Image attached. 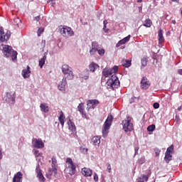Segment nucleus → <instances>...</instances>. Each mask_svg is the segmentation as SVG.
Segmentation results:
<instances>
[{"label": "nucleus", "instance_id": "nucleus-1", "mask_svg": "<svg viewBox=\"0 0 182 182\" xmlns=\"http://www.w3.org/2000/svg\"><path fill=\"white\" fill-rule=\"evenodd\" d=\"M2 51L6 58H11L12 60H15L18 56V53L14 50L11 46H4Z\"/></svg>", "mask_w": 182, "mask_h": 182}, {"label": "nucleus", "instance_id": "nucleus-2", "mask_svg": "<svg viewBox=\"0 0 182 182\" xmlns=\"http://www.w3.org/2000/svg\"><path fill=\"white\" fill-rule=\"evenodd\" d=\"M133 118L132 117H127L126 119L123 120L122 122V130L127 133L128 132H132L134 127H133V122H132Z\"/></svg>", "mask_w": 182, "mask_h": 182}, {"label": "nucleus", "instance_id": "nucleus-3", "mask_svg": "<svg viewBox=\"0 0 182 182\" xmlns=\"http://www.w3.org/2000/svg\"><path fill=\"white\" fill-rule=\"evenodd\" d=\"M106 85L109 89H117L120 86V81L116 75H112L107 80Z\"/></svg>", "mask_w": 182, "mask_h": 182}, {"label": "nucleus", "instance_id": "nucleus-4", "mask_svg": "<svg viewBox=\"0 0 182 182\" xmlns=\"http://www.w3.org/2000/svg\"><path fill=\"white\" fill-rule=\"evenodd\" d=\"M113 122V116L109 115L104 123L102 127V136L103 137H107V134H109V130H110V126H112V123Z\"/></svg>", "mask_w": 182, "mask_h": 182}, {"label": "nucleus", "instance_id": "nucleus-5", "mask_svg": "<svg viewBox=\"0 0 182 182\" xmlns=\"http://www.w3.org/2000/svg\"><path fill=\"white\" fill-rule=\"evenodd\" d=\"M66 171H68L70 176H73L76 173V165L73 163V161L70 158H67L66 159Z\"/></svg>", "mask_w": 182, "mask_h": 182}, {"label": "nucleus", "instance_id": "nucleus-6", "mask_svg": "<svg viewBox=\"0 0 182 182\" xmlns=\"http://www.w3.org/2000/svg\"><path fill=\"white\" fill-rule=\"evenodd\" d=\"M62 72L63 75L65 76V79H68V80H72L75 75H73V71H72V68L69 65L64 64L62 66Z\"/></svg>", "mask_w": 182, "mask_h": 182}, {"label": "nucleus", "instance_id": "nucleus-7", "mask_svg": "<svg viewBox=\"0 0 182 182\" xmlns=\"http://www.w3.org/2000/svg\"><path fill=\"white\" fill-rule=\"evenodd\" d=\"M60 33H61V35L64 36V38H69V36H73V35H75V33H73L72 28L66 26H64L63 27L61 26V28H60Z\"/></svg>", "mask_w": 182, "mask_h": 182}, {"label": "nucleus", "instance_id": "nucleus-8", "mask_svg": "<svg viewBox=\"0 0 182 182\" xmlns=\"http://www.w3.org/2000/svg\"><path fill=\"white\" fill-rule=\"evenodd\" d=\"M11 38V31H4V28L0 27V41L1 42H6Z\"/></svg>", "mask_w": 182, "mask_h": 182}, {"label": "nucleus", "instance_id": "nucleus-9", "mask_svg": "<svg viewBox=\"0 0 182 182\" xmlns=\"http://www.w3.org/2000/svg\"><path fill=\"white\" fill-rule=\"evenodd\" d=\"M99 105V100H89L87 101V110L89 112L90 109H95L96 106Z\"/></svg>", "mask_w": 182, "mask_h": 182}, {"label": "nucleus", "instance_id": "nucleus-10", "mask_svg": "<svg viewBox=\"0 0 182 182\" xmlns=\"http://www.w3.org/2000/svg\"><path fill=\"white\" fill-rule=\"evenodd\" d=\"M150 87V81L147 77H144L141 80V89L147 90Z\"/></svg>", "mask_w": 182, "mask_h": 182}, {"label": "nucleus", "instance_id": "nucleus-11", "mask_svg": "<svg viewBox=\"0 0 182 182\" xmlns=\"http://www.w3.org/2000/svg\"><path fill=\"white\" fill-rule=\"evenodd\" d=\"M36 172L37 174V177L41 182H45V176H43V174L42 173V170L41 169V166L38 164L36 168Z\"/></svg>", "mask_w": 182, "mask_h": 182}, {"label": "nucleus", "instance_id": "nucleus-12", "mask_svg": "<svg viewBox=\"0 0 182 182\" xmlns=\"http://www.w3.org/2000/svg\"><path fill=\"white\" fill-rule=\"evenodd\" d=\"M4 100L9 105H15V97L12 96L9 92L6 93V96L4 97Z\"/></svg>", "mask_w": 182, "mask_h": 182}, {"label": "nucleus", "instance_id": "nucleus-13", "mask_svg": "<svg viewBox=\"0 0 182 182\" xmlns=\"http://www.w3.org/2000/svg\"><path fill=\"white\" fill-rule=\"evenodd\" d=\"M33 145L36 149H43V147H45V144H43L41 139H33Z\"/></svg>", "mask_w": 182, "mask_h": 182}, {"label": "nucleus", "instance_id": "nucleus-14", "mask_svg": "<svg viewBox=\"0 0 182 182\" xmlns=\"http://www.w3.org/2000/svg\"><path fill=\"white\" fill-rule=\"evenodd\" d=\"M68 82L66 81V78H63L62 81H60L58 85V90L61 92H65L66 90V84Z\"/></svg>", "mask_w": 182, "mask_h": 182}, {"label": "nucleus", "instance_id": "nucleus-15", "mask_svg": "<svg viewBox=\"0 0 182 182\" xmlns=\"http://www.w3.org/2000/svg\"><path fill=\"white\" fill-rule=\"evenodd\" d=\"M81 173L85 177H92V175L93 174V172L89 168H82Z\"/></svg>", "mask_w": 182, "mask_h": 182}, {"label": "nucleus", "instance_id": "nucleus-16", "mask_svg": "<svg viewBox=\"0 0 182 182\" xmlns=\"http://www.w3.org/2000/svg\"><path fill=\"white\" fill-rule=\"evenodd\" d=\"M23 177V174H22V172H17L13 178V182H22Z\"/></svg>", "mask_w": 182, "mask_h": 182}, {"label": "nucleus", "instance_id": "nucleus-17", "mask_svg": "<svg viewBox=\"0 0 182 182\" xmlns=\"http://www.w3.org/2000/svg\"><path fill=\"white\" fill-rule=\"evenodd\" d=\"M52 170L53 171L54 176H56V173L58 172V169L56 168V164H58V161L56 160V157L53 156L52 159Z\"/></svg>", "mask_w": 182, "mask_h": 182}, {"label": "nucleus", "instance_id": "nucleus-18", "mask_svg": "<svg viewBox=\"0 0 182 182\" xmlns=\"http://www.w3.org/2000/svg\"><path fill=\"white\" fill-rule=\"evenodd\" d=\"M31 68L29 66H27L26 69H24L22 70L21 75L24 79H28L29 76H31Z\"/></svg>", "mask_w": 182, "mask_h": 182}, {"label": "nucleus", "instance_id": "nucleus-19", "mask_svg": "<svg viewBox=\"0 0 182 182\" xmlns=\"http://www.w3.org/2000/svg\"><path fill=\"white\" fill-rule=\"evenodd\" d=\"M130 38H132V36L129 35L128 36L120 40L118 43H117V47L119 48V46H120L121 45H124V43H127V42L130 41Z\"/></svg>", "mask_w": 182, "mask_h": 182}, {"label": "nucleus", "instance_id": "nucleus-20", "mask_svg": "<svg viewBox=\"0 0 182 182\" xmlns=\"http://www.w3.org/2000/svg\"><path fill=\"white\" fill-rule=\"evenodd\" d=\"M112 73V70L111 68H106L102 70V75L105 77H109Z\"/></svg>", "mask_w": 182, "mask_h": 182}, {"label": "nucleus", "instance_id": "nucleus-21", "mask_svg": "<svg viewBox=\"0 0 182 182\" xmlns=\"http://www.w3.org/2000/svg\"><path fill=\"white\" fill-rule=\"evenodd\" d=\"M68 126L69 130L72 132V133H75L76 132V126L75 125V123L72 122V120L69 119L68 122Z\"/></svg>", "mask_w": 182, "mask_h": 182}, {"label": "nucleus", "instance_id": "nucleus-22", "mask_svg": "<svg viewBox=\"0 0 182 182\" xmlns=\"http://www.w3.org/2000/svg\"><path fill=\"white\" fill-rule=\"evenodd\" d=\"M65 114H63V112L60 111L58 120H59L62 127H63V126H65Z\"/></svg>", "mask_w": 182, "mask_h": 182}, {"label": "nucleus", "instance_id": "nucleus-23", "mask_svg": "<svg viewBox=\"0 0 182 182\" xmlns=\"http://www.w3.org/2000/svg\"><path fill=\"white\" fill-rule=\"evenodd\" d=\"M100 139H102L100 136H93L92 139V144L94 146H99V144H100Z\"/></svg>", "mask_w": 182, "mask_h": 182}, {"label": "nucleus", "instance_id": "nucleus-24", "mask_svg": "<svg viewBox=\"0 0 182 182\" xmlns=\"http://www.w3.org/2000/svg\"><path fill=\"white\" fill-rule=\"evenodd\" d=\"M40 109L41 112H43V113H48V112H49V107H48L46 103H41Z\"/></svg>", "mask_w": 182, "mask_h": 182}, {"label": "nucleus", "instance_id": "nucleus-25", "mask_svg": "<svg viewBox=\"0 0 182 182\" xmlns=\"http://www.w3.org/2000/svg\"><path fill=\"white\" fill-rule=\"evenodd\" d=\"M172 159H173V156L171 155V154L165 153L164 160L166 163H167V164H168L170 161H171Z\"/></svg>", "mask_w": 182, "mask_h": 182}, {"label": "nucleus", "instance_id": "nucleus-26", "mask_svg": "<svg viewBox=\"0 0 182 182\" xmlns=\"http://www.w3.org/2000/svg\"><path fill=\"white\" fill-rule=\"evenodd\" d=\"M97 68H99V65H97V64L95 63H92L90 65H89V69H90V72H95L96 69H97Z\"/></svg>", "mask_w": 182, "mask_h": 182}, {"label": "nucleus", "instance_id": "nucleus-27", "mask_svg": "<svg viewBox=\"0 0 182 182\" xmlns=\"http://www.w3.org/2000/svg\"><path fill=\"white\" fill-rule=\"evenodd\" d=\"M46 53H44L43 57L39 60V66L41 68H43V65H45V62L46 60Z\"/></svg>", "mask_w": 182, "mask_h": 182}, {"label": "nucleus", "instance_id": "nucleus-28", "mask_svg": "<svg viewBox=\"0 0 182 182\" xmlns=\"http://www.w3.org/2000/svg\"><path fill=\"white\" fill-rule=\"evenodd\" d=\"M159 41L161 43L164 42V37L163 36V30H159L158 32Z\"/></svg>", "mask_w": 182, "mask_h": 182}, {"label": "nucleus", "instance_id": "nucleus-29", "mask_svg": "<svg viewBox=\"0 0 182 182\" xmlns=\"http://www.w3.org/2000/svg\"><path fill=\"white\" fill-rule=\"evenodd\" d=\"M131 65H132V61L129 60H123L122 66H124V68H130Z\"/></svg>", "mask_w": 182, "mask_h": 182}, {"label": "nucleus", "instance_id": "nucleus-30", "mask_svg": "<svg viewBox=\"0 0 182 182\" xmlns=\"http://www.w3.org/2000/svg\"><path fill=\"white\" fill-rule=\"evenodd\" d=\"M147 62H149V60L147 59V58H143L141 60V69H143V68H146V66H147Z\"/></svg>", "mask_w": 182, "mask_h": 182}, {"label": "nucleus", "instance_id": "nucleus-31", "mask_svg": "<svg viewBox=\"0 0 182 182\" xmlns=\"http://www.w3.org/2000/svg\"><path fill=\"white\" fill-rule=\"evenodd\" d=\"M152 23L151 20L150 18L146 19L144 23V26H146V28H150L151 26Z\"/></svg>", "mask_w": 182, "mask_h": 182}, {"label": "nucleus", "instance_id": "nucleus-32", "mask_svg": "<svg viewBox=\"0 0 182 182\" xmlns=\"http://www.w3.org/2000/svg\"><path fill=\"white\" fill-rule=\"evenodd\" d=\"M77 109L80 113H83V112H85V104L83 103L79 104V105L77 106Z\"/></svg>", "mask_w": 182, "mask_h": 182}, {"label": "nucleus", "instance_id": "nucleus-33", "mask_svg": "<svg viewBox=\"0 0 182 182\" xmlns=\"http://www.w3.org/2000/svg\"><path fill=\"white\" fill-rule=\"evenodd\" d=\"M84 73H87L86 75L81 74L80 77H82V79H85V80H87V79H89V70H85Z\"/></svg>", "mask_w": 182, "mask_h": 182}, {"label": "nucleus", "instance_id": "nucleus-34", "mask_svg": "<svg viewBox=\"0 0 182 182\" xmlns=\"http://www.w3.org/2000/svg\"><path fill=\"white\" fill-rule=\"evenodd\" d=\"M174 150V146L173 145H171L167 149L166 153H167L168 154H171V153H173Z\"/></svg>", "mask_w": 182, "mask_h": 182}, {"label": "nucleus", "instance_id": "nucleus-35", "mask_svg": "<svg viewBox=\"0 0 182 182\" xmlns=\"http://www.w3.org/2000/svg\"><path fill=\"white\" fill-rule=\"evenodd\" d=\"M146 129L148 132H154V130H156V125L154 124L149 125Z\"/></svg>", "mask_w": 182, "mask_h": 182}, {"label": "nucleus", "instance_id": "nucleus-36", "mask_svg": "<svg viewBox=\"0 0 182 182\" xmlns=\"http://www.w3.org/2000/svg\"><path fill=\"white\" fill-rule=\"evenodd\" d=\"M52 174H53V169H49L48 173L46 174L47 178L50 180V178H52Z\"/></svg>", "mask_w": 182, "mask_h": 182}, {"label": "nucleus", "instance_id": "nucleus-37", "mask_svg": "<svg viewBox=\"0 0 182 182\" xmlns=\"http://www.w3.org/2000/svg\"><path fill=\"white\" fill-rule=\"evenodd\" d=\"M20 23H21V19H19V18H16L14 19V25H16V26H19Z\"/></svg>", "mask_w": 182, "mask_h": 182}, {"label": "nucleus", "instance_id": "nucleus-38", "mask_svg": "<svg viewBox=\"0 0 182 182\" xmlns=\"http://www.w3.org/2000/svg\"><path fill=\"white\" fill-rule=\"evenodd\" d=\"M138 163H139V164H144V163H146V158L144 156L141 157L138 160Z\"/></svg>", "mask_w": 182, "mask_h": 182}, {"label": "nucleus", "instance_id": "nucleus-39", "mask_svg": "<svg viewBox=\"0 0 182 182\" xmlns=\"http://www.w3.org/2000/svg\"><path fill=\"white\" fill-rule=\"evenodd\" d=\"M97 52L100 56H103V55H105V49L103 48H100V49L98 48Z\"/></svg>", "mask_w": 182, "mask_h": 182}, {"label": "nucleus", "instance_id": "nucleus-40", "mask_svg": "<svg viewBox=\"0 0 182 182\" xmlns=\"http://www.w3.org/2000/svg\"><path fill=\"white\" fill-rule=\"evenodd\" d=\"M92 48L97 49L99 48V43H97V42H96V41H93L92 43Z\"/></svg>", "mask_w": 182, "mask_h": 182}, {"label": "nucleus", "instance_id": "nucleus-41", "mask_svg": "<svg viewBox=\"0 0 182 182\" xmlns=\"http://www.w3.org/2000/svg\"><path fill=\"white\" fill-rule=\"evenodd\" d=\"M97 49L98 48H92L91 50H90V53L91 55H95V53H96L97 52Z\"/></svg>", "mask_w": 182, "mask_h": 182}, {"label": "nucleus", "instance_id": "nucleus-42", "mask_svg": "<svg viewBox=\"0 0 182 182\" xmlns=\"http://www.w3.org/2000/svg\"><path fill=\"white\" fill-rule=\"evenodd\" d=\"M155 154H156V157H159L160 156L161 150L159 149L158 148L154 149Z\"/></svg>", "mask_w": 182, "mask_h": 182}, {"label": "nucleus", "instance_id": "nucleus-43", "mask_svg": "<svg viewBox=\"0 0 182 182\" xmlns=\"http://www.w3.org/2000/svg\"><path fill=\"white\" fill-rule=\"evenodd\" d=\"M33 154L36 156V157H39L41 156V153H39V150H33Z\"/></svg>", "mask_w": 182, "mask_h": 182}, {"label": "nucleus", "instance_id": "nucleus-44", "mask_svg": "<svg viewBox=\"0 0 182 182\" xmlns=\"http://www.w3.org/2000/svg\"><path fill=\"white\" fill-rule=\"evenodd\" d=\"M43 31H44L43 28H38V30L37 31L38 36H41V34L43 33Z\"/></svg>", "mask_w": 182, "mask_h": 182}, {"label": "nucleus", "instance_id": "nucleus-45", "mask_svg": "<svg viewBox=\"0 0 182 182\" xmlns=\"http://www.w3.org/2000/svg\"><path fill=\"white\" fill-rule=\"evenodd\" d=\"M107 166L108 173H112V166L110 165V164L107 163Z\"/></svg>", "mask_w": 182, "mask_h": 182}, {"label": "nucleus", "instance_id": "nucleus-46", "mask_svg": "<svg viewBox=\"0 0 182 182\" xmlns=\"http://www.w3.org/2000/svg\"><path fill=\"white\" fill-rule=\"evenodd\" d=\"M139 149L140 148L139 146H135L134 147V156H137V154H139Z\"/></svg>", "mask_w": 182, "mask_h": 182}, {"label": "nucleus", "instance_id": "nucleus-47", "mask_svg": "<svg viewBox=\"0 0 182 182\" xmlns=\"http://www.w3.org/2000/svg\"><path fill=\"white\" fill-rule=\"evenodd\" d=\"M153 107L154 109H159V107H160V104H159V102H154Z\"/></svg>", "mask_w": 182, "mask_h": 182}, {"label": "nucleus", "instance_id": "nucleus-48", "mask_svg": "<svg viewBox=\"0 0 182 182\" xmlns=\"http://www.w3.org/2000/svg\"><path fill=\"white\" fill-rule=\"evenodd\" d=\"M94 180L95 181H99V176H97V173H94Z\"/></svg>", "mask_w": 182, "mask_h": 182}, {"label": "nucleus", "instance_id": "nucleus-49", "mask_svg": "<svg viewBox=\"0 0 182 182\" xmlns=\"http://www.w3.org/2000/svg\"><path fill=\"white\" fill-rule=\"evenodd\" d=\"M80 114H82L83 119H87V115H86V112H80Z\"/></svg>", "mask_w": 182, "mask_h": 182}, {"label": "nucleus", "instance_id": "nucleus-50", "mask_svg": "<svg viewBox=\"0 0 182 182\" xmlns=\"http://www.w3.org/2000/svg\"><path fill=\"white\" fill-rule=\"evenodd\" d=\"M112 70H114V73H117V70H119V67H117V65H114L112 68Z\"/></svg>", "mask_w": 182, "mask_h": 182}, {"label": "nucleus", "instance_id": "nucleus-51", "mask_svg": "<svg viewBox=\"0 0 182 182\" xmlns=\"http://www.w3.org/2000/svg\"><path fill=\"white\" fill-rule=\"evenodd\" d=\"M141 178L144 179V181H147L149 180V176L143 175Z\"/></svg>", "mask_w": 182, "mask_h": 182}, {"label": "nucleus", "instance_id": "nucleus-52", "mask_svg": "<svg viewBox=\"0 0 182 182\" xmlns=\"http://www.w3.org/2000/svg\"><path fill=\"white\" fill-rule=\"evenodd\" d=\"M107 26H104L103 27V31L104 32H105V33H107V32H109V28H107Z\"/></svg>", "mask_w": 182, "mask_h": 182}, {"label": "nucleus", "instance_id": "nucleus-53", "mask_svg": "<svg viewBox=\"0 0 182 182\" xmlns=\"http://www.w3.org/2000/svg\"><path fill=\"white\" fill-rule=\"evenodd\" d=\"M46 43V41H45V40L41 41V45L43 46V48H45Z\"/></svg>", "mask_w": 182, "mask_h": 182}, {"label": "nucleus", "instance_id": "nucleus-54", "mask_svg": "<svg viewBox=\"0 0 182 182\" xmlns=\"http://www.w3.org/2000/svg\"><path fill=\"white\" fill-rule=\"evenodd\" d=\"M40 19H41V18H40V16H39L35 17V18H34V20H36L37 22H39V20H40Z\"/></svg>", "mask_w": 182, "mask_h": 182}, {"label": "nucleus", "instance_id": "nucleus-55", "mask_svg": "<svg viewBox=\"0 0 182 182\" xmlns=\"http://www.w3.org/2000/svg\"><path fill=\"white\" fill-rule=\"evenodd\" d=\"M178 75H182V69L178 70Z\"/></svg>", "mask_w": 182, "mask_h": 182}, {"label": "nucleus", "instance_id": "nucleus-56", "mask_svg": "<svg viewBox=\"0 0 182 182\" xmlns=\"http://www.w3.org/2000/svg\"><path fill=\"white\" fill-rule=\"evenodd\" d=\"M103 23H104V26H107V20H105L103 21Z\"/></svg>", "mask_w": 182, "mask_h": 182}, {"label": "nucleus", "instance_id": "nucleus-57", "mask_svg": "<svg viewBox=\"0 0 182 182\" xmlns=\"http://www.w3.org/2000/svg\"><path fill=\"white\" fill-rule=\"evenodd\" d=\"M2 150L0 149V160H2Z\"/></svg>", "mask_w": 182, "mask_h": 182}, {"label": "nucleus", "instance_id": "nucleus-58", "mask_svg": "<svg viewBox=\"0 0 182 182\" xmlns=\"http://www.w3.org/2000/svg\"><path fill=\"white\" fill-rule=\"evenodd\" d=\"M145 181H144V179L143 178H139V179H138V182H144Z\"/></svg>", "mask_w": 182, "mask_h": 182}, {"label": "nucleus", "instance_id": "nucleus-59", "mask_svg": "<svg viewBox=\"0 0 182 182\" xmlns=\"http://www.w3.org/2000/svg\"><path fill=\"white\" fill-rule=\"evenodd\" d=\"M134 99H137L136 97H132L131 100H130V103H132Z\"/></svg>", "mask_w": 182, "mask_h": 182}, {"label": "nucleus", "instance_id": "nucleus-60", "mask_svg": "<svg viewBox=\"0 0 182 182\" xmlns=\"http://www.w3.org/2000/svg\"><path fill=\"white\" fill-rule=\"evenodd\" d=\"M181 109H182V107H181V106L178 107V112H181Z\"/></svg>", "mask_w": 182, "mask_h": 182}, {"label": "nucleus", "instance_id": "nucleus-61", "mask_svg": "<svg viewBox=\"0 0 182 182\" xmlns=\"http://www.w3.org/2000/svg\"><path fill=\"white\" fill-rule=\"evenodd\" d=\"M142 9H143L141 7H139V12H141Z\"/></svg>", "mask_w": 182, "mask_h": 182}, {"label": "nucleus", "instance_id": "nucleus-62", "mask_svg": "<svg viewBox=\"0 0 182 182\" xmlns=\"http://www.w3.org/2000/svg\"><path fill=\"white\" fill-rule=\"evenodd\" d=\"M180 0H172L173 2H178Z\"/></svg>", "mask_w": 182, "mask_h": 182}, {"label": "nucleus", "instance_id": "nucleus-63", "mask_svg": "<svg viewBox=\"0 0 182 182\" xmlns=\"http://www.w3.org/2000/svg\"><path fill=\"white\" fill-rule=\"evenodd\" d=\"M172 23L176 24V21H172Z\"/></svg>", "mask_w": 182, "mask_h": 182}, {"label": "nucleus", "instance_id": "nucleus-64", "mask_svg": "<svg viewBox=\"0 0 182 182\" xmlns=\"http://www.w3.org/2000/svg\"><path fill=\"white\" fill-rule=\"evenodd\" d=\"M85 151H87V149H85Z\"/></svg>", "mask_w": 182, "mask_h": 182}]
</instances>
